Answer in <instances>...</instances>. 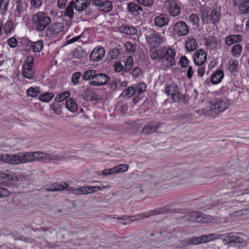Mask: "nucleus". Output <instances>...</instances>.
<instances>
[{"mask_svg": "<svg viewBox=\"0 0 249 249\" xmlns=\"http://www.w3.org/2000/svg\"><path fill=\"white\" fill-rule=\"evenodd\" d=\"M33 63L34 57L32 55H29L27 57L23 65H27L28 66L33 67Z\"/></svg>", "mask_w": 249, "mask_h": 249, "instance_id": "69168bd1", "label": "nucleus"}, {"mask_svg": "<svg viewBox=\"0 0 249 249\" xmlns=\"http://www.w3.org/2000/svg\"><path fill=\"white\" fill-rule=\"evenodd\" d=\"M160 125L156 122H150L144 125L141 133L144 135H149L156 132L159 128Z\"/></svg>", "mask_w": 249, "mask_h": 249, "instance_id": "f3484780", "label": "nucleus"}, {"mask_svg": "<svg viewBox=\"0 0 249 249\" xmlns=\"http://www.w3.org/2000/svg\"><path fill=\"white\" fill-rule=\"evenodd\" d=\"M135 94H136V93L135 87L130 86L122 92L121 96L124 97H130Z\"/></svg>", "mask_w": 249, "mask_h": 249, "instance_id": "c9c22d12", "label": "nucleus"}, {"mask_svg": "<svg viewBox=\"0 0 249 249\" xmlns=\"http://www.w3.org/2000/svg\"><path fill=\"white\" fill-rule=\"evenodd\" d=\"M18 153L13 155L4 154L0 155V160L5 163L12 164H19Z\"/></svg>", "mask_w": 249, "mask_h": 249, "instance_id": "a211bd4d", "label": "nucleus"}, {"mask_svg": "<svg viewBox=\"0 0 249 249\" xmlns=\"http://www.w3.org/2000/svg\"><path fill=\"white\" fill-rule=\"evenodd\" d=\"M90 3L91 0H76L74 2V7L77 11L81 12L84 11Z\"/></svg>", "mask_w": 249, "mask_h": 249, "instance_id": "4be33fe9", "label": "nucleus"}, {"mask_svg": "<svg viewBox=\"0 0 249 249\" xmlns=\"http://www.w3.org/2000/svg\"><path fill=\"white\" fill-rule=\"evenodd\" d=\"M4 0H0V13L2 15H4L7 12L8 2H5L2 4Z\"/></svg>", "mask_w": 249, "mask_h": 249, "instance_id": "6e6d98bb", "label": "nucleus"}, {"mask_svg": "<svg viewBox=\"0 0 249 249\" xmlns=\"http://www.w3.org/2000/svg\"><path fill=\"white\" fill-rule=\"evenodd\" d=\"M133 64V60L132 56H129L128 57L125 64L124 65V69L125 71H129L132 68Z\"/></svg>", "mask_w": 249, "mask_h": 249, "instance_id": "8fccbe9b", "label": "nucleus"}, {"mask_svg": "<svg viewBox=\"0 0 249 249\" xmlns=\"http://www.w3.org/2000/svg\"><path fill=\"white\" fill-rule=\"evenodd\" d=\"M146 85L143 82L140 83L136 87H135L136 93L139 95L146 90Z\"/></svg>", "mask_w": 249, "mask_h": 249, "instance_id": "de8ad7c7", "label": "nucleus"}, {"mask_svg": "<svg viewBox=\"0 0 249 249\" xmlns=\"http://www.w3.org/2000/svg\"><path fill=\"white\" fill-rule=\"evenodd\" d=\"M16 5V12L18 17H21V15L24 14L25 11V2L21 0H17Z\"/></svg>", "mask_w": 249, "mask_h": 249, "instance_id": "cd10ccee", "label": "nucleus"}, {"mask_svg": "<svg viewBox=\"0 0 249 249\" xmlns=\"http://www.w3.org/2000/svg\"><path fill=\"white\" fill-rule=\"evenodd\" d=\"M164 5L170 16L176 17L180 14L181 4L178 1L166 0L165 2Z\"/></svg>", "mask_w": 249, "mask_h": 249, "instance_id": "6e6552de", "label": "nucleus"}, {"mask_svg": "<svg viewBox=\"0 0 249 249\" xmlns=\"http://www.w3.org/2000/svg\"><path fill=\"white\" fill-rule=\"evenodd\" d=\"M74 1H71L68 5L64 13V16L69 18L70 20H71L73 17L74 11Z\"/></svg>", "mask_w": 249, "mask_h": 249, "instance_id": "c756f323", "label": "nucleus"}, {"mask_svg": "<svg viewBox=\"0 0 249 249\" xmlns=\"http://www.w3.org/2000/svg\"><path fill=\"white\" fill-rule=\"evenodd\" d=\"M3 26L5 34L12 33L15 29V25L11 20H8Z\"/></svg>", "mask_w": 249, "mask_h": 249, "instance_id": "473e14b6", "label": "nucleus"}, {"mask_svg": "<svg viewBox=\"0 0 249 249\" xmlns=\"http://www.w3.org/2000/svg\"><path fill=\"white\" fill-rule=\"evenodd\" d=\"M170 18L168 16L165 14H160L155 18L154 25L159 27H163L168 24Z\"/></svg>", "mask_w": 249, "mask_h": 249, "instance_id": "dca6fc26", "label": "nucleus"}, {"mask_svg": "<svg viewBox=\"0 0 249 249\" xmlns=\"http://www.w3.org/2000/svg\"><path fill=\"white\" fill-rule=\"evenodd\" d=\"M127 10L134 15H140L143 12V8L139 4L130 2L127 4Z\"/></svg>", "mask_w": 249, "mask_h": 249, "instance_id": "412c9836", "label": "nucleus"}, {"mask_svg": "<svg viewBox=\"0 0 249 249\" xmlns=\"http://www.w3.org/2000/svg\"><path fill=\"white\" fill-rule=\"evenodd\" d=\"M7 44L11 48H15L17 46V40L14 37H11L7 40Z\"/></svg>", "mask_w": 249, "mask_h": 249, "instance_id": "680f3d73", "label": "nucleus"}, {"mask_svg": "<svg viewBox=\"0 0 249 249\" xmlns=\"http://www.w3.org/2000/svg\"><path fill=\"white\" fill-rule=\"evenodd\" d=\"M166 212V210H165L164 208L157 209L150 211L131 216L130 218H134V220H131L132 221H134L135 220H139L143 218H149L151 216L162 214Z\"/></svg>", "mask_w": 249, "mask_h": 249, "instance_id": "1a4fd4ad", "label": "nucleus"}, {"mask_svg": "<svg viewBox=\"0 0 249 249\" xmlns=\"http://www.w3.org/2000/svg\"><path fill=\"white\" fill-rule=\"evenodd\" d=\"M0 179L5 181L18 182V178L15 174L9 170L0 172Z\"/></svg>", "mask_w": 249, "mask_h": 249, "instance_id": "aec40b11", "label": "nucleus"}, {"mask_svg": "<svg viewBox=\"0 0 249 249\" xmlns=\"http://www.w3.org/2000/svg\"><path fill=\"white\" fill-rule=\"evenodd\" d=\"M145 38L148 44L150 47V56L158 51V48L164 41V38L160 33L151 30L148 31L146 35Z\"/></svg>", "mask_w": 249, "mask_h": 249, "instance_id": "7ed1b4c3", "label": "nucleus"}, {"mask_svg": "<svg viewBox=\"0 0 249 249\" xmlns=\"http://www.w3.org/2000/svg\"><path fill=\"white\" fill-rule=\"evenodd\" d=\"M238 66V60H234L232 62H229L228 70L230 73H233L237 71V66Z\"/></svg>", "mask_w": 249, "mask_h": 249, "instance_id": "c03bdc74", "label": "nucleus"}, {"mask_svg": "<svg viewBox=\"0 0 249 249\" xmlns=\"http://www.w3.org/2000/svg\"><path fill=\"white\" fill-rule=\"evenodd\" d=\"M119 29L121 33L130 36L134 35L137 33V29L136 28L127 25H122Z\"/></svg>", "mask_w": 249, "mask_h": 249, "instance_id": "5701e85b", "label": "nucleus"}, {"mask_svg": "<svg viewBox=\"0 0 249 249\" xmlns=\"http://www.w3.org/2000/svg\"><path fill=\"white\" fill-rule=\"evenodd\" d=\"M242 50V46L240 44H236L232 47L231 52L233 55L238 57L241 54Z\"/></svg>", "mask_w": 249, "mask_h": 249, "instance_id": "79ce46f5", "label": "nucleus"}, {"mask_svg": "<svg viewBox=\"0 0 249 249\" xmlns=\"http://www.w3.org/2000/svg\"><path fill=\"white\" fill-rule=\"evenodd\" d=\"M221 235L219 234L211 233L207 235H203V240L204 243L208 242L211 241L217 240L220 239Z\"/></svg>", "mask_w": 249, "mask_h": 249, "instance_id": "58836bf2", "label": "nucleus"}, {"mask_svg": "<svg viewBox=\"0 0 249 249\" xmlns=\"http://www.w3.org/2000/svg\"><path fill=\"white\" fill-rule=\"evenodd\" d=\"M222 241L225 245L232 247L239 246L243 243L244 240L242 238L234 235H231L229 234V235L225 236Z\"/></svg>", "mask_w": 249, "mask_h": 249, "instance_id": "9d476101", "label": "nucleus"}, {"mask_svg": "<svg viewBox=\"0 0 249 249\" xmlns=\"http://www.w3.org/2000/svg\"><path fill=\"white\" fill-rule=\"evenodd\" d=\"M96 71L94 70H89L86 71L83 76L82 78L84 80L87 81L92 79L95 77L96 74Z\"/></svg>", "mask_w": 249, "mask_h": 249, "instance_id": "a19ab883", "label": "nucleus"}, {"mask_svg": "<svg viewBox=\"0 0 249 249\" xmlns=\"http://www.w3.org/2000/svg\"><path fill=\"white\" fill-rule=\"evenodd\" d=\"M28 95L31 97H35L38 95L39 91L38 88H30L27 91Z\"/></svg>", "mask_w": 249, "mask_h": 249, "instance_id": "603ef678", "label": "nucleus"}, {"mask_svg": "<svg viewBox=\"0 0 249 249\" xmlns=\"http://www.w3.org/2000/svg\"><path fill=\"white\" fill-rule=\"evenodd\" d=\"M51 108L57 115H60L61 113V105L59 102L52 103L51 105Z\"/></svg>", "mask_w": 249, "mask_h": 249, "instance_id": "09e8293b", "label": "nucleus"}, {"mask_svg": "<svg viewBox=\"0 0 249 249\" xmlns=\"http://www.w3.org/2000/svg\"><path fill=\"white\" fill-rule=\"evenodd\" d=\"M203 235L200 236L195 237L191 238L188 241V243L190 245H197L202 243H204L203 240Z\"/></svg>", "mask_w": 249, "mask_h": 249, "instance_id": "a18cd8bd", "label": "nucleus"}, {"mask_svg": "<svg viewBox=\"0 0 249 249\" xmlns=\"http://www.w3.org/2000/svg\"><path fill=\"white\" fill-rule=\"evenodd\" d=\"M224 76L223 71L218 70L216 71L211 78V81L214 84L220 83Z\"/></svg>", "mask_w": 249, "mask_h": 249, "instance_id": "2f4dec72", "label": "nucleus"}, {"mask_svg": "<svg viewBox=\"0 0 249 249\" xmlns=\"http://www.w3.org/2000/svg\"><path fill=\"white\" fill-rule=\"evenodd\" d=\"M10 194V192L6 188L0 187V197H6Z\"/></svg>", "mask_w": 249, "mask_h": 249, "instance_id": "0e129e2a", "label": "nucleus"}, {"mask_svg": "<svg viewBox=\"0 0 249 249\" xmlns=\"http://www.w3.org/2000/svg\"><path fill=\"white\" fill-rule=\"evenodd\" d=\"M115 173L114 167L110 169H106L103 170L102 174L104 176L110 175Z\"/></svg>", "mask_w": 249, "mask_h": 249, "instance_id": "774afa93", "label": "nucleus"}, {"mask_svg": "<svg viewBox=\"0 0 249 249\" xmlns=\"http://www.w3.org/2000/svg\"><path fill=\"white\" fill-rule=\"evenodd\" d=\"M66 107L72 112H75L77 110V105L72 98L68 99L66 102Z\"/></svg>", "mask_w": 249, "mask_h": 249, "instance_id": "7c9ffc66", "label": "nucleus"}, {"mask_svg": "<svg viewBox=\"0 0 249 249\" xmlns=\"http://www.w3.org/2000/svg\"><path fill=\"white\" fill-rule=\"evenodd\" d=\"M70 96V92L68 91L62 92L57 95L55 98V101L57 102H61Z\"/></svg>", "mask_w": 249, "mask_h": 249, "instance_id": "37998d69", "label": "nucleus"}, {"mask_svg": "<svg viewBox=\"0 0 249 249\" xmlns=\"http://www.w3.org/2000/svg\"><path fill=\"white\" fill-rule=\"evenodd\" d=\"M172 34L174 36H181L187 35L189 32V27L183 21H178L172 27Z\"/></svg>", "mask_w": 249, "mask_h": 249, "instance_id": "0eeeda50", "label": "nucleus"}, {"mask_svg": "<svg viewBox=\"0 0 249 249\" xmlns=\"http://www.w3.org/2000/svg\"><path fill=\"white\" fill-rule=\"evenodd\" d=\"M43 47V42L42 40H38L34 42L32 45V49L34 53L40 52Z\"/></svg>", "mask_w": 249, "mask_h": 249, "instance_id": "4c0bfd02", "label": "nucleus"}, {"mask_svg": "<svg viewBox=\"0 0 249 249\" xmlns=\"http://www.w3.org/2000/svg\"><path fill=\"white\" fill-rule=\"evenodd\" d=\"M109 81V76L105 73H99L95 74L93 80L90 82L91 85L100 86L106 85Z\"/></svg>", "mask_w": 249, "mask_h": 249, "instance_id": "9b49d317", "label": "nucleus"}, {"mask_svg": "<svg viewBox=\"0 0 249 249\" xmlns=\"http://www.w3.org/2000/svg\"><path fill=\"white\" fill-rule=\"evenodd\" d=\"M207 58V54L202 49H200L195 53L194 56L195 63L197 66L204 64Z\"/></svg>", "mask_w": 249, "mask_h": 249, "instance_id": "6ab92c4d", "label": "nucleus"}, {"mask_svg": "<svg viewBox=\"0 0 249 249\" xmlns=\"http://www.w3.org/2000/svg\"><path fill=\"white\" fill-rule=\"evenodd\" d=\"M18 153V163L31 162L36 160L41 161V152H19Z\"/></svg>", "mask_w": 249, "mask_h": 249, "instance_id": "423d86ee", "label": "nucleus"}, {"mask_svg": "<svg viewBox=\"0 0 249 249\" xmlns=\"http://www.w3.org/2000/svg\"><path fill=\"white\" fill-rule=\"evenodd\" d=\"M23 75L24 77L31 79L34 76V71L32 66H29L27 65H23Z\"/></svg>", "mask_w": 249, "mask_h": 249, "instance_id": "393cba45", "label": "nucleus"}, {"mask_svg": "<svg viewBox=\"0 0 249 249\" xmlns=\"http://www.w3.org/2000/svg\"><path fill=\"white\" fill-rule=\"evenodd\" d=\"M99 8L103 12L108 13L112 10L113 6L111 1L106 0H103Z\"/></svg>", "mask_w": 249, "mask_h": 249, "instance_id": "f704fd0d", "label": "nucleus"}, {"mask_svg": "<svg viewBox=\"0 0 249 249\" xmlns=\"http://www.w3.org/2000/svg\"><path fill=\"white\" fill-rule=\"evenodd\" d=\"M137 2L140 5L149 7L153 5L154 0H137Z\"/></svg>", "mask_w": 249, "mask_h": 249, "instance_id": "4d7b16f0", "label": "nucleus"}, {"mask_svg": "<svg viewBox=\"0 0 249 249\" xmlns=\"http://www.w3.org/2000/svg\"><path fill=\"white\" fill-rule=\"evenodd\" d=\"M105 53V50L103 47H96L91 52L89 56V59L93 62L99 61L103 58Z\"/></svg>", "mask_w": 249, "mask_h": 249, "instance_id": "f8f14e48", "label": "nucleus"}, {"mask_svg": "<svg viewBox=\"0 0 249 249\" xmlns=\"http://www.w3.org/2000/svg\"><path fill=\"white\" fill-rule=\"evenodd\" d=\"M220 14L217 9L213 8L210 12V23L214 24L219 20Z\"/></svg>", "mask_w": 249, "mask_h": 249, "instance_id": "72a5a7b5", "label": "nucleus"}, {"mask_svg": "<svg viewBox=\"0 0 249 249\" xmlns=\"http://www.w3.org/2000/svg\"><path fill=\"white\" fill-rule=\"evenodd\" d=\"M242 38V36L240 35L228 36L225 38V43L228 46H230L234 43L240 42Z\"/></svg>", "mask_w": 249, "mask_h": 249, "instance_id": "b1692460", "label": "nucleus"}, {"mask_svg": "<svg viewBox=\"0 0 249 249\" xmlns=\"http://www.w3.org/2000/svg\"><path fill=\"white\" fill-rule=\"evenodd\" d=\"M74 55L76 57L82 58L87 56L88 53L82 48L77 49L74 53Z\"/></svg>", "mask_w": 249, "mask_h": 249, "instance_id": "3c124183", "label": "nucleus"}, {"mask_svg": "<svg viewBox=\"0 0 249 249\" xmlns=\"http://www.w3.org/2000/svg\"><path fill=\"white\" fill-rule=\"evenodd\" d=\"M175 56L176 52L173 49L163 47L159 49L150 57L152 60L161 62L163 68L166 69L176 65Z\"/></svg>", "mask_w": 249, "mask_h": 249, "instance_id": "f03ea898", "label": "nucleus"}, {"mask_svg": "<svg viewBox=\"0 0 249 249\" xmlns=\"http://www.w3.org/2000/svg\"><path fill=\"white\" fill-rule=\"evenodd\" d=\"M81 76V72L78 71L72 74L71 76V82L74 85H78L79 83V80Z\"/></svg>", "mask_w": 249, "mask_h": 249, "instance_id": "864d4df0", "label": "nucleus"}, {"mask_svg": "<svg viewBox=\"0 0 249 249\" xmlns=\"http://www.w3.org/2000/svg\"><path fill=\"white\" fill-rule=\"evenodd\" d=\"M128 165L125 164H120L114 167L115 173L125 172L128 169Z\"/></svg>", "mask_w": 249, "mask_h": 249, "instance_id": "49530a36", "label": "nucleus"}, {"mask_svg": "<svg viewBox=\"0 0 249 249\" xmlns=\"http://www.w3.org/2000/svg\"><path fill=\"white\" fill-rule=\"evenodd\" d=\"M54 96V94L51 92H45L39 96V99L43 102H49Z\"/></svg>", "mask_w": 249, "mask_h": 249, "instance_id": "ea45409f", "label": "nucleus"}, {"mask_svg": "<svg viewBox=\"0 0 249 249\" xmlns=\"http://www.w3.org/2000/svg\"><path fill=\"white\" fill-rule=\"evenodd\" d=\"M229 106V102L226 99L218 98L211 102L210 104L205 108L197 110L195 112L205 117L214 118L224 112Z\"/></svg>", "mask_w": 249, "mask_h": 249, "instance_id": "f257e3e1", "label": "nucleus"}, {"mask_svg": "<svg viewBox=\"0 0 249 249\" xmlns=\"http://www.w3.org/2000/svg\"><path fill=\"white\" fill-rule=\"evenodd\" d=\"M35 29L38 32L44 31L51 22V18L46 13L38 12L32 17Z\"/></svg>", "mask_w": 249, "mask_h": 249, "instance_id": "20e7f679", "label": "nucleus"}, {"mask_svg": "<svg viewBox=\"0 0 249 249\" xmlns=\"http://www.w3.org/2000/svg\"><path fill=\"white\" fill-rule=\"evenodd\" d=\"M91 94H92V90L89 89H87L84 90V91L82 93V96H83V98L86 101H91Z\"/></svg>", "mask_w": 249, "mask_h": 249, "instance_id": "bf43d9fd", "label": "nucleus"}, {"mask_svg": "<svg viewBox=\"0 0 249 249\" xmlns=\"http://www.w3.org/2000/svg\"><path fill=\"white\" fill-rule=\"evenodd\" d=\"M197 42L194 38L189 37L185 43V47L188 52H192L196 49Z\"/></svg>", "mask_w": 249, "mask_h": 249, "instance_id": "bb28decb", "label": "nucleus"}, {"mask_svg": "<svg viewBox=\"0 0 249 249\" xmlns=\"http://www.w3.org/2000/svg\"><path fill=\"white\" fill-rule=\"evenodd\" d=\"M42 3V0H31V5L36 8L39 7Z\"/></svg>", "mask_w": 249, "mask_h": 249, "instance_id": "338daca9", "label": "nucleus"}, {"mask_svg": "<svg viewBox=\"0 0 249 249\" xmlns=\"http://www.w3.org/2000/svg\"><path fill=\"white\" fill-rule=\"evenodd\" d=\"M179 62L181 66L183 68H186L188 66L189 61L185 56H182Z\"/></svg>", "mask_w": 249, "mask_h": 249, "instance_id": "e2e57ef3", "label": "nucleus"}, {"mask_svg": "<svg viewBox=\"0 0 249 249\" xmlns=\"http://www.w3.org/2000/svg\"><path fill=\"white\" fill-rule=\"evenodd\" d=\"M189 21L194 25H197L199 22L198 16L196 14L191 15L189 17Z\"/></svg>", "mask_w": 249, "mask_h": 249, "instance_id": "13d9d810", "label": "nucleus"}, {"mask_svg": "<svg viewBox=\"0 0 249 249\" xmlns=\"http://www.w3.org/2000/svg\"><path fill=\"white\" fill-rule=\"evenodd\" d=\"M68 187V185L65 182L61 183H54L51 184L48 190L52 192L62 191L66 189Z\"/></svg>", "mask_w": 249, "mask_h": 249, "instance_id": "c85d7f7f", "label": "nucleus"}, {"mask_svg": "<svg viewBox=\"0 0 249 249\" xmlns=\"http://www.w3.org/2000/svg\"><path fill=\"white\" fill-rule=\"evenodd\" d=\"M165 92L168 96L172 98L173 101L175 102L181 101L185 102L188 100L187 96L180 92L177 85L175 83L168 85L166 88Z\"/></svg>", "mask_w": 249, "mask_h": 249, "instance_id": "39448f33", "label": "nucleus"}, {"mask_svg": "<svg viewBox=\"0 0 249 249\" xmlns=\"http://www.w3.org/2000/svg\"><path fill=\"white\" fill-rule=\"evenodd\" d=\"M201 14V19L203 23L208 24L210 23V18H208V11L205 8H201L200 9Z\"/></svg>", "mask_w": 249, "mask_h": 249, "instance_id": "e433bc0d", "label": "nucleus"}, {"mask_svg": "<svg viewBox=\"0 0 249 249\" xmlns=\"http://www.w3.org/2000/svg\"><path fill=\"white\" fill-rule=\"evenodd\" d=\"M63 24L60 22L53 23L46 31L45 34L47 36H51L53 34H58L64 30Z\"/></svg>", "mask_w": 249, "mask_h": 249, "instance_id": "4468645a", "label": "nucleus"}, {"mask_svg": "<svg viewBox=\"0 0 249 249\" xmlns=\"http://www.w3.org/2000/svg\"><path fill=\"white\" fill-rule=\"evenodd\" d=\"M125 48L127 53L129 54H133L135 52L136 47L130 42H127L125 43Z\"/></svg>", "mask_w": 249, "mask_h": 249, "instance_id": "5fc2aeb1", "label": "nucleus"}, {"mask_svg": "<svg viewBox=\"0 0 249 249\" xmlns=\"http://www.w3.org/2000/svg\"><path fill=\"white\" fill-rule=\"evenodd\" d=\"M41 161L43 162H56L62 161L65 159L64 156L54 154H47L41 152Z\"/></svg>", "mask_w": 249, "mask_h": 249, "instance_id": "ddd939ff", "label": "nucleus"}, {"mask_svg": "<svg viewBox=\"0 0 249 249\" xmlns=\"http://www.w3.org/2000/svg\"><path fill=\"white\" fill-rule=\"evenodd\" d=\"M238 6H239V12L240 14L249 15V0H244Z\"/></svg>", "mask_w": 249, "mask_h": 249, "instance_id": "a878e982", "label": "nucleus"}, {"mask_svg": "<svg viewBox=\"0 0 249 249\" xmlns=\"http://www.w3.org/2000/svg\"><path fill=\"white\" fill-rule=\"evenodd\" d=\"M206 215L200 212H193L187 216L188 219L190 221L199 223H205L207 219L205 217Z\"/></svg>", "mask_w": 249, "mask_h": 249, "instance_id": "2eb2a0df", "label": "nucleus"}, {"mask_svg": "<svg viewBox=\"0 0 249 249\" xmlns=\"http://www.w3.org/2000/svg\"><path fill=\"white\" fill-rule=\"evenodd\" d=\"M206 46H212L216 43L217 40L213 36H208L205 38Z\"/></svg>", "mask_w": 249, "mask_h": 249, "instance_id": "052dcab7", "label": "nucleus"}]
</instances>
